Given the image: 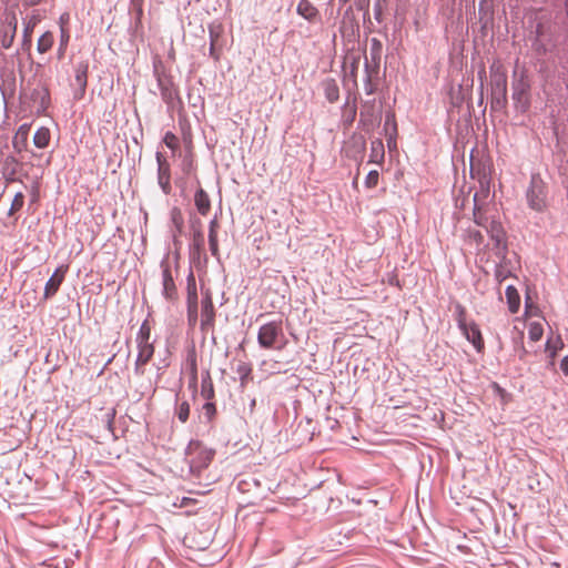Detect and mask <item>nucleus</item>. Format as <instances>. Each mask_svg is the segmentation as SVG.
<instances>
[{
    "instance_id": "obj_59",
    "label": "nucleus",
    "mask_w": 568,
    "mask_h": 568,
    "mask_svg": "<svg viewBox=\"0 0 568 568\" xmlns=\"http://www.w3.org/2000/svg\"><path fill=\"white\" fill-rule=\"evenodd\" d=\"M521 352H523V354L520 355V357L526 353V349L524 347H521Z\"/></svg>"
},
{
    "instance_id": "obj_14",
    "label": "nucleus",
    "mask_w": 568,
    "mask_h": 568,
    "mask_svg": "<svg viewBox=\"0 0 568 568\" xmlns=\"http://www.w3.org/2000/svg\"><path fill=\"white\" fill-rule=\"evenodd\" d=\"M67 271H68V266L62 265V266H59L53 272V274L47 281L45 286H44V293H43L44 300H49L57 294L60 285L62 284V282L64 280V275H65Z\"/></svg>"
},
{
    "instance_id": "obj_19",
    "label": "nucleus",
    "mask_w": 568,
    "mask_h": 568,
    "mask_svg": "<svg viewBox=\"0 0 568 568\" xmlns=\"http://www.w3.org/2000/svg\"><path fill=\"white\" fill-rule=\"evenodd\" d=\"M187 288H189V296H187V317L189 322L195 323L197 318V295L195 290V283L193 274L191 273L187 278Z\"/></svg>"
},
{
    "instance_id": "obj_25",
    "label": "nucleus",
    "mask_w": 568,
    "mask_h": 568,
    "mask_svg": "<svg viewBox=\"0 0 568 568\" xmlns=\"http://www.w3.org/2000/svg\"><path fill=\"white\" fill-rule=\"evenodd\" d=\"M217 229H219V221H217V217L214 216L209 223V246H210L211 254L214 257L220 258Z\"/></svg>"
},
{
    "instance_id": "obj_42",
    "label": "nucleus",
    "mask_w": 568,
    "mask_h": 568,
    "mask_svg": "<svg viewBox=\"0 0 568 568\" xmlns=\"http://www.w3.org/2000/svg\"><path fill=\"white\" fill-rule=\"evenodd\" d=\"M379 174L376 170L369 171L365 178V186L372 189L377 185Z\"/></svg>"
},
{
    "instance_id": "obj_57",
    "label": "nucleus",
    "mask_w": 568,
    "mask_h": 568,
    "mask_svg": "<svg viewBox=\"0 0 568 568\" xmlns=\"http://www.w3.org/2000/svg\"><path fill=\"white\" fill-rule=\"evenodd\" d=\"M43 0H24V4L27 6H37L41 3Z\"/></svg>"
},
{
    "instance_id": "obj_21",
    "label": "nucleus",
    "mask_w": 568,
    "mask_h": 568,
    "mask_svg": "<svg viewBox=\"0 0 568 568\" xmlns=\"http://www.w3.org/2000/svg\"><path fill=\"white\" fill-rule=\"evenodd\" d=\"M467 341L474 345L476 351L480 352L484 348V339L479 327L475 323H469L465 326V329H460Z\"/></svg>"
},
{
    "instance_id": "obj_11",
    "label": "nucleus",
    "mask_w": 568,
    "mask_h": 568,
    "mask_svg": "<svg viewBox=\"0 0 568 568\" xmlns=\"http://www.w3.org/2000/svg\"><path fill=\"white\" fill-rule=\"evenodd\" d=\"M41 17L38 10L32 11V13L23 19V31H22V50L29 51L32 45V32L36 26L40 22Z\"/></svg>"
},
{
    "instance_id": "obj_48",
    "label": "nucleus",
    "mask_w": 568,
    "mask_h": 568,
    "mask_svg": "<svg viewBox=\"0 0 568 568\" xmlns=\"http://www.w3.org/2000/svg\"><path fill=\"white\" fill-rule=\"evenodd\" d=\"M17 165H18V160L14 156L8 155L4 159V171H10L12 169L17 170Z\"/></svg>"
},
{
    "instance_id": "obj_38",
    "label": "nucleus",
    "mask_w": 568,
    "mask_h": 568,
    "mask_svg": "<svg viewBox=\"0 0 568 568\" xmlns=\"http://www.w3.org/2000/svg\"><path fill=\"white\" fill-rule=\"evenodd\" d=\"M23 203H24V196L21 192H18L12 200V203H11V206L9 210V215H12L14 212L19 211L23 206Z\"/></svg>"
},
{
    "instance_id": "obj_27",
    "label": "nucleus",
    "mask_w": 568,
    "mask_h": 568,
    "mask_svg": "<svg viewBox=\"0 0 568 568\" xmlns=\"http://www.w3.org/2000/svg\"><path fill=\"white\" fill-rule=\"evenodd\" d=\"M201 396L205 400H212L214 398V385L209 371L202 373Z\"/></svg>"
},
{
    "instance_id": "obj_39",
    "label": "nucleus",
    "mask_w": 568,
    "mask_h": 568,
    "mask_svg": "<svg viewBox=\"0 0 568 568\" xmlns=\"http://www.w3.org/2000/svg\"><path fill=\"white\" fill-rule=\"evenodd\" d=\"M163 142L169 149L173 151H175L179 148V139L172 132H166L164 134Z\"/></svg>"
},
{
    "instance_id": "obj_45",
    "label": "nucleus",
    "mask_w": 568,
    "mask_h": 568,
    "mask_svg": "<svg viewBox=\"0 0 568 568\" xmlns=\"http://www.w3.org/2000/svg\"><path fill=\"white\" fill-rule=\"evenodd\" d=\"M237 374L242 382H244L251 374L252 369L246 363L239 364L236 368Z\"/></svg>"
},
{
    "instance_id": "obj_12",
    "label": "nucleus",
    "mask_w": 568,
    "mask_h": 568,
    "mask_svg": "<svg viewBox=\"0 0 568 568\" xmlns=\"http://www.w3.org/2000/svg\"><path fill=\"white\" fill-rule=\"evenodd\" d=\"M158 87L163 101L169 105H173L174 101L179 98V93L174 88L172 79L164 74L158 75Z\"/></svg>"
},
{
    "instance_id": "obj_1",
    "label": "nucleus",
    "mask_w": 568,
    "mask_h": 568,
    "mask_svg": "<svg viewBox=\"0 0 568 568\" xmlns=\"http://www.w3.org/2000/svg\"><path fill=\"white\" fill-rule=\"evenodd\" d=\"M493 234V250L497 257L496 266H495V280L500 284L508 277L513 276L514 265L511 260L508 258V246L506 241V233L504 230H500L499 226H495L491 230Z\"/></svg>"
},
{
    "instance_id": "obj_28",
    "label": "nucleus",
    "mask_w": 568,
    "mask_h": 568,
    "mask_svg": "<svg viewBox=\"0 0 568 568\" xmlns=\"http://www.w3.org/2000/svg\"><path fill=\"white\" fill-rule=\"evenodd\" d=\"M505 294L509 312L513 314L517 313L520 306V296L517 288L513 285H508Z\"/></svg>"
},
{
    "instance_id": "obj_50",
    "label": "nucleus",
    "mask_w": 568,
    "mask_h": 568,
    "mask_svg": "<svg viewBox=\"0 0 568 568\" xmlns=\"http://www.w3.org/2000/svg\"><path fill=\"white\" fill-rule=\"evenodd\" d=\"M469 236L477 243V244H481L484 242V236L481 234V232L479 231H473L470 232Z\"/></svg>"
},
{
    "instance_id": "obj_32",
    "label": "nucleus",
    "mask_w": 568,
    "mask_h": 568,
    "mask_svg": "<svg viewBox=\"0 0 568 568\" xmlns=\"http://www.w3.org/2000/svg\"><path fill=\"white\" fill-rule=\"evenodd\" d=\"M454 313L459 329H465V326L468 324L466 321V308L457 303L454 307Z\"/></svg>"
},
{
    "instance_id": "obj_35",
    "label": "nucleus",
    "mask_w": 568,
    "mask_h": 568,
    "mask_svg": "<svg viewBox=\"0 0 568 568\" xmlns=\"http://www.w3.org/2000/svg\"><path fill=\"white\" fill-rule=\"evenodd\" d=\"M182 171L186 175L192 174L195 171V163L192 154H186L182 160Z\"/></svg>"
},
{
    "instance_id": "obj_54",
    "label": "nucleus",
    "mask_w": 568,
    "mask_h": 568,
    "mask_svg": "<svg viewBox=\"0 0 568 568\" xmlns=\"http://www.w3.org/2000/svg\"><path fill=\"white\" fill-rule=\"evenodd\" d=\"M16 174H17V170L16 169H12L10 171H6L4 175H6V180L8 182H12L16 180Z\"/></svg>"
},
{
    "instance_id": "obj_18",
    "label": "nucleus",
    "mask_w": 568,
    "mask_h": 568,
    "mask_svg": "<svg viewBox=\"0 0 568 568\" xmlns=\"http://www.w3.org/2000/svg\"><path fill=\"white\" fill-rule=\"evenodd\" d=\"M215 308L212 298L207 295L201 302V328L204 331L214 325Z\"/></svg>"
},
{
    "instance_id": "obj_26",
    "label": "nucleus",
    "mask_w": 568,
    "mask_h": 568,
    "mask_svg": "<svg viewBox=\"0 0 568 568\" xmlns=\"http://www.w3.org/2000/svg\"><path fill=\"white\" fill-rule=\"evenodd\" d=\"M12 146L16 152L21 153L28 146V126L27 124L21 125L12 141Z\"/></svg>"
},
{
    "instance_id": "obj_37",
    "label": "nucleus",
    "mask_w": 568,
    "mask_h": 568,
    "mask_svg": "<svg viewBox=\"0 0 568 568\" xmlns=\"http://www.w3.org/2000/svg\"><path fill=\"white\" fill-rule=\"evenodd\" d=\"M564 346L562 341L560 337H557L556 341H552L551 338L547 339L546 343V351L549 352L550 356L554 357L559 348Z\"/></svg>"
},
{
    "instance_id": "obj_20",
    "label": "nucleus",
    "mask_w": 568,
    "mask_h": 568,
    "mask_svg": "<svg viewBox=\"0 0 568 568\" xmlns=\"http://www.w3.org/2000/svg\"><path fill=\"white\" fill-rule=\"evenodd\" d=\"M296 12L310 23H316L321 20L318 9L310 0H300Z\"/></svg>"
},
{
    "instance_id": "obj_29",
    "label": "nucleus",
    "mask_w": 568,
    "mask_h": 568,
    "mask_svg": "<svg viewBox=\"0 0 568 568\" xmlns=\"http://www.w3.org/2000/svg\"><path fill=\"white\" fill-rule=\"evenodd\" d=\"M50 139V130L45 126H41L36 131L33 135V144L39 149H44L49 145Z\"/></svg>"
},
{
    "instance_id": "obj_9",
    "label": "nucleus",
    "mask_w": 568,
    "mask_h": 568,
    "mask_svg": "<svg viewBox=\"0 0 568 568\" xmlns=\"http://www.w3.org/2000/svg\"><path fill=\"white\" fill-rule=\"evenodd\" d=\"M89 62L80 61L74 65V79L71 82L73 99L79 101L85 95L88 85Z\"/></svg>"
},
{
    "instance_id": "obj_16",
    "label": "nucleus",
    "mask_w": 568,
    "mask_h": 568,
    "mask_svg": "<svg viewBox=\"0 0 568 568\" xmlns=\"http://www.w3.org/2000/svg\"><path fill=\"white\" fill-rule=\"evenodd\" d=\"M18 29V20L14 13L6 17V26L2 30L1 47L9 49L12 47Z\"/></svg>"
},
{
    "instance_id": "obj_8",
    "label": "nucleus",
    "mask_w": 568,
    "mask_h": 568,
    "mask_svg": "<svg viewBox=\"0 0 568 568\" xmlns=\"http://www.w3.org/2000/svg\"><path fill=\"white\" fill-rule=\"evenodd\" d=\"M513 93L511 98L517 110L526 112L529 108V91L530 84L527 77L523 73L513 81Z\"/></svg>"
},
{
    "instance_id": "obj_2",
    "label": "nucleus",
    "mask_w": 568,
    "mask_h": 568,
    "mask_svg": "<svg viewBox=\"0 0 568 568\" xmlns=\"http://www.w3.org/2000/svg\"><path fill=\"white\" fill-rule=\"evenodd\" d=\"M257 343L265 349H283L287 344L283 321L278 318L263 324L257 333Z\"/></svg>"
},
{
    "instance_id": "obj_33",
    "label": "nucleus",
    "mask_w": 568,
    "mask_h": 568,
    "mask_svg": "<svg viewBox=\"0 0 568 568\" xmlns=\"http://www.w3.org/2000/svg\"><path fill=\"white\" fill-rule=\"evenodd\" d=\"M216 414L215 404L212 400H206L202 406L201 417L205 418V422H211Z\"/></svg>"
},
{
    "instance_id": "obj_6",
    "label": "nucleus",
    "mask_w": 568,
    "mask_h": 568,
    "mask_svg": "<svg viewBox=\"0 0 568 568\" xmlns=\"http://www.w3.org/2000/svg\"><path fill=\"white\" fill-rule=\"evenodd\" d=\"M214 452L212 449L203 448L197 443L191 444L187 452V462L190 473L199 476L212 462Z\"/></svg>"
},
{
    "instance_id": "obj_43",
    "label": "nucleus",
    "mask_w": 568,
    "mask_h": 568,
    "mask_svg": "<svg viewBox=\"0 0 568 568\" xmlns=\"http://www.w3.org/2000/svg\"><path fill=\"white\" fill-rule=\"evenodd\" d=\"M156 377H155V381L154 382H150L149 383V386L146 387V390L148 393L150 394V396H153L158 389V384L161 379V376H162V368L161 367H158L156 368Z\"/></svg>"
},
{
    "instance_id": "obj_24",
    "label": "nucleus",
    "mask_w": 568,
    "mask_h": 568,
    "mask_svg": "<svg viewBox=\"0 0 568 568\" xmlns=\"http://www.w3.org/2000/svg\"><path fill=\"white\" fill-rule=\"evenodd\" d=\"M194 205L202 216H206L211 210L210 196L202 187L197 189L194 194Z\"/></svg>"
},
{
    "instance_id": "obj_47",
    "label": "nucleus",
    "mask_w": 568,
    "mask_h": 568,
    "mask_svg": "<svg viewBox=\"0 0 568 568\" xmlns=\"http://www.w3.org/2000/svg\"><path fill=\"white\" fill-rule=\"evenodd\" d=\"M150 339L151 338H135L138 349L154 348V345Z\"/></svg>"
},
{
    "instance_id": "obj_4",
    "label": "nucleus",
    "mask_w": 568,
    "mask_h": 568,
    "mask_svg": "<svg viewBox=\"0 0 568 568\" xmlns=\"http://www.w3.org/2000/svg\"><path fill=\"white\" fill-rule=\"evenodd\" d=\"M491 78V108L503 109L507 103V74L503 68L493 63L490 67Z\"/></svg>"
},
{
    "instance_id": "obj_30",
    "label": "nucleus",
    "mask_w": 568,
    "mask_h": 568,
    "mask_svg": "<svg viewBox=\"0 0 568 568\" xmlns=\"http://www.w3.org/2000/svg\"><path fill=\"white\" fill-rule=\"evenodd\" d=\"M53 41H54V38H53L52 32L47 31L43 34H41V37L38 39V43H37L38 52L39 53L48 52L52 48Z\"/></svg>"
},
{
    "instance_id": "obj_46",
    "label": "nucleus",
    "mask_w": 568,
    "mask_h": 568,
    "mask_svg": "<svg viewBox=\"0 0 568 568\" xmlns=\"http://www.w3.org/2000/svg\"><path fill=\"white\" fill-rule=\"evenodd\" d=\"M172 222L174 223L176 230L179 232H181L182 226H183V219H182L181 212L178 209H174L172 211Z\"/></svg>"
},
{
    "instance_id": "obj_41",
    "label": "nucleus",
    "mask_w": 568,
    "mask_h": 568,
    "mask_svg": "<svg viewBox=\"0 0 568 568\" xmlns=\"http://www.w3.org/2000/svg\"><path fill=\"white\" fill-rule=\"evenodd\" d=\"M135 338H151V326L146 320L140 325Z\"/></svg>"
},
{
    "instance_id": "obj_31",
    "label": "nucleus",
    "mask_w": 568,
    "mask_h": 568,
    "mask_svg": "<svg viewBox=\"0 0 568 568\" xmlns=\"http://www.w3.org/2000/svg\"><path fill=\"white\" fill-rule=\"evenodd\" d=\"M544 334L542 325L538 322H531L528 326V336L532 342H538Z\"/></svg>"
},
{
    "instance_id": "obj_13",
    "label": "nucleus",
    "mask_w": 568,
    "mask_h": 568,
    "mask_svg": "<svg viewBox=\"0 0 568 568\" xmlns=\"http://www.w3.org/2000/svg\"><path fill=\"white\" fill-rule=\"evenodd\" d=\"M30 99L38 114H43L50 106V92L44 85L34 88L30 94Z\"/></svg>"
},
{
    "instance_id": "obj_52",
    "label": "nucleus",
    "mask_w": 568,
    "mask_h": 568,
    "mask_svg": "<svg viewBox=\"0 0 568 568\" xmlns=\"http://www.w3.org/2000/svg\"><path fill=\"white\" fill-rule=\"evenodd\" d=\"M209 34H210V42L215 44V41L220 36L219 31H216L213 27H210Z\"/></svg>"
},
{
    "instance_id": "obj_23",
    "label": "nucleus",
    "mask_w": 568,
    "mask_h": 568,
    "mask_svg": "<svg viewBox=\"0 0 568 568\" xmlns=\"http://www.w3.org/2000/svg\"><path fill=\"white\" fill-rule=\"evenodd\" d=\"M321 87L324 95L329 103H335L339 99V87L333 78H326L322 81Z\"/></svg>"
},
{
    "instance_id": "obj_53",
    "label": "nucleus",
    "mask_w": 568,
    "mask_h": 568,
    "mask_svg": "<svg viewBox=\"0 0 568 568\" xmlns=\"http://www.w3.org/2000/svg\"><path fill=\"white\" fill-rule=\"evenodd\" d=\"M560 369L566 376H568V355L561 359Z\"/></svg>"
},
{
    "instance_id": "obj_22",
    "label": "nucleus",
    "mask_w": 568,
    "mask_h": 568,
    "mask_svg": "<svg viewBox=\"0 0 568 568\" xmlns=\"http://www.w3.org/2000/svg\"><path fill=\"white\" fill-rule=\"evenodd\" d=\"M154 355V348L138 349V355L134 363V374L143 376L145 374V366Z\"/></svg>"
},
{
    "instance_id": "obj_51",
    "label": "nucleus",
    "mask_w": 568,
    "mask_h": 568,
    "mask_svg": "<svg viewBox=\"0 0 568 568\" xmlns=\"http://www.w3.org/2000/svg\"><path fill=\"white\" fill-rule=\"evenodd\" d=\"M191 368H192V378H191V382H192V384H194V386H195V385H196V379H197V369H196V363H195V359H193V361H192Z\"/></svg>"
},
{
    "instance_id": "obj_3",
    "label": "nucleus",
    "mask_w": 568,
    "mask_h": 568,
    "mask_svg": "<svg viewBox=\"0 0 568 568\" xmlns=\"http://www.w3.org/2000/svg\"><path fill=\"white\" fill-rule=\"evenodd\" d=\"M548 189L540 174L535 173L530 176L529 185L526 190V201L529 209L536 212H544L547 209Z\"/></svg>"
},
{
    "instance_id": "obj_58",
    "label": "nucleus",
    "mask_w": 568,
    "mask_h": 568,
    "mask_svg": "<svg viewBox=\"0 0 568 568\" xmlns=\"http://www.w3.org/2000/svg\"><path fill=\"white\" fill-rule=\"evenodd\" d=\"M68 20H69V16H68L67 13L62 14V16L60 17V20H59V21H60V28H61V27H64L63 24H64Z\"/></svg>"
},
{
    "instance_id": "obj_49",
    "label": "nucleus",
    "mask_w": 568,
    "mask_h": 568,
    "mask_svg": "<svg viewBox=\"0 0 568 568\" xmlns=\"http://www.w3.org/2000/svg\"><path fill=\"white\" fill-rule=\"evenodd\" d=\"M131 6L135 10L138 17L143 13V0H131Z\"/></svg>"
},
{
    "instance_id": "obj_10",
    "label": "nucleus",
    "mask_w": 568,
    "mask_h": 568,
    "mask_svg": "<svg viewBox=\"0 0 568 568\" xmlns=\"http://www.w3.org/2000/svg\"><path fill=\"white\" fill-rule=\"evenodd\" d=\"M155 159L158 163V184L162 192L169 195L172 192L170 164L161 152H156Z\"/></svg>"
},
{
    "instance_id": "obj_56",
    "label": "nucleus",
    "mask_w": 568,
    "mask_h": 568,
    "mask_svg": "<svg viewBox=\"0 0 568 568\" xmlns=\"http://www.w3.org/2000/svg\"><path fill=\"white\" fill-rule=\"evenodd\" d=\"M194 500L192 498H189V497H183L181 499V503H180V507H185L187 506L189 504L193 503Z\"/></svg>"
},
{
    "instance_id": "obj_15",
    "label": "nucleus",
    "mask_w": 568,
    "mask_h": 568,
    "mask_svg": "<svg viewBox=\"0 0 568 568\" xmlns=\"http://www.w3.org/2000/svg\"><path fill=\"white\" fill-rule=\"evenodd\" d=\"M162 294L166 300H173L176 296V286L170 265L162 261Z\"/></svg>"
},
{
    "instance_id": "obj_55",
    "label": "nucleus",
    "mask_w": 568,
    "mask_h": 568,
    "mask_svg": "<svg viewBox=\"0 0 568 568\" xmlns=\"http://www.w3.org/2000/svg\"><path fill=\"white\" fill-rule=\"evenodd\" d=\"M210 57H212L214 60H219V54L215 51V44L210 43V50H209Z\"/></svg>"
},
{
    "instance_id": "obj_36",
    "label": "nucleus",
    "mask_w": 568,
    "mask_h": 568,
    "mask_svg": "<svg viewBox=\"0 0 568 568\" xmlns=\"http://www.w3.org/2000/svg\"><path fill=\"white\" fill-rule=\"evenodd\" d=\"M70 40V33L69 30L64 27L60 28V48H59V55H63L65 48Z\"/></svg>"
},
{
    "instance_id": "obj_34",
    "label": "nucleus",
    "mask_w": 568,
    "mask_h": 568,
    "mask_svg": "<svg viewBox=\"0 0 568 568\" xmlns=\"http://www.w3.org/2000/svg\"><path fill=\"white\" fill-rule=\"evenodd\" d=\"M190 405L186 400L180 403L176 407V416L180 422L185 423L189 419Z\"/></svg>"
},
{
    "instance_id": "obj_7",
    "label": "nucleus",
    "mask_w": 568,
    "mask_h": 568,
    "mask_svg": "<svg viewBox=\"0 0 568 568\" xmlns=\"http://www.w3.org/2000/svg\"><path fill=\"white\" fill-rule=\"evenodd\" d=\"M552 45L551 26L547 20L538 19L534 30L532 48L538 54L547 53Z\"/></svg>"
},
{
    "instance_id": "obj_17",
    "label": "nucleus",
    "mask_w": 568,
    "mask_h": 568,
    "mask_svg": "<svg viewBox=\"0 0 568 568\" xmlns=\"http://www.w3.org/2000/svg\"><path fill=\"white\" fill-rule=\"evenodd\" d=\"M474 222L478 225V226H481L486 230L487 234L489 235L490 240L493 241V234H491V229L495 226H499L500 230H504L503 225L500 222H498L497 220L495 219H490L481 207L477 206L475 204V207H474Z\"/></svg>"
},
{
    "instance_id": "obj_5",
    "label": "nucleus",
    "mask_w": 568,
    "mask_h": 568,
    "mask_svg": "<svg viewBox=\"0 0 568 568\" xmlns=\"http://www.w3.org/2000/svg\"><path fill=\"white\" fill-rule=\"evenodd\" d=\"M192 243L189 250L190 263L196 270L204 268L207 264V256L204 251L205 240L204 234L201 230V221L195 220L192 222Z\"/></svg>"
},
{
    "instance_id": "obj_44",
    "label": "nucleus",
    "mask_w": 568,
    "mask_h": 568,
    "mask_svg": "<svg viewBox=\"0 0 568 568\" xmlns=\"http://www.w3.org/2000/svg\"><path fill=\"white\" fill-rule=\"evenodd\" d=\"M383 155H384V149H383L382 141L381 140L372 141V156L373 158H377V156L383 158Z\"/></svg>"
},
{
    "instance_id": "obj_40",
    "label": "nucleus",
    "mask_w": 568,
    "mask_h": 568,
    "mask_svg": "<svg viewBox=\"0 0 568 568\" xmlns=\"http://www.w3.org/2000/svg\"><path fill=\"white\" fill-rule=\"evenodd\" d=\"M365 70H366V77H365V80H364V91L367 95H371L375 92L376 88L375 85L373 84L372 82V78H371V73L368 71V64L366 63L365 64Z\"/></svg>"
}]
</instances>
